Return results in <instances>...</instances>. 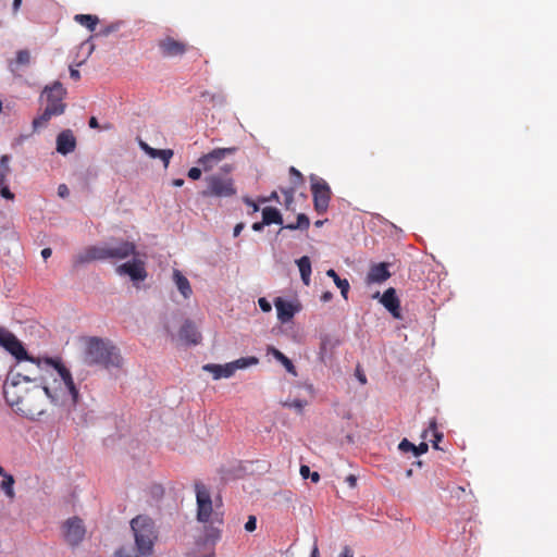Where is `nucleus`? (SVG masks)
Masks as SVG:
<instances>
[{
	"mask_svg": "<svg viewBox=\"0 0 557 557\" xmlns=\"http://www.w3.org/2000/svg\"><path fill=\"white\" fill-rule=\"evenodd\" d=\"M0 345L14 356L17 361L27 358V351L22 343L9 331H0Z\"/></svg>",
	"mask_w": 557,
	"mask_h": 557,
	"instance_id": "nucleus-15",
	"label": "nucleus"
},
{
	"mask_svg": "<svg viewBox=\"0 0 557 557\" xmlns=\"http://www.w3.org/2000/svg\"><path fill=\"white\" fill-rule=\"evenodd\" d=\"M256 528H257L256 517L250 516L248 518V521L245 523V530L248 531V532H252V531L256 530Z\"/></svg>",
	"mask_w": 557,
	"mask_h": 557,
	"instance_id": "nucleus-46",
	"label": "nucleus"
},
{
	"mask_svg": "<svg viewBox=\"0 0 557 557\" xmlns=\"http://www.w3.org/2000/svg\"><path fill=\"white\" fill-rule=\"evenodd\" d=\"M0 195L8 200L14 199V194L10 190L7 184L5 173L0 175Z\"/></svg>",
	"mask_w": 557,
	"mask_h": 557,
	"instance_id": "nucleus-33",
	"label": "nucleus"
},
{
	"mask_svg": "<svg viewBox=\"0 0 557 557\" xmlns=\"http://www.w3.org/2000/svg\"><path fill=\"white\" fill-rule=\"evenodd\" d=\"M345 481L352 488L357 485V478L354 474H349Z\"/></svg>",
	"mask_w": 557,
	"mask_h": 557,
	"instance_id": "nucleus-51",
	"label": "nucleus"
},
{
	"mask_svg": "<svg viewBox=\"0 0 557 557\" xmlns=\"http://www.w3.org/2000/svg\"><path fill=\"white\" fill-rule=\"evenodd\" d=\"M197 502V520L203 523L201 534L196 539V545L212 549L222 537L223 516L213 509L209 490L201 482L195 483Z\"/></svg>",
	"mask_w": 557,
	"mask_h": 557,
	"instance_id": "nucleus-2",
	"label": "nucleus"
},
{
	"mask_svg": "<svg viewBox=\"0 0 557 557\" xmlns=\"http://www.w3.org/2000/svg\"><path fill=\"white\" fill-rule=\"evenodd\" d=\"M74 21L90 32H94L99 23L98 16L91 14H76Z\"/></svg>",
	"mask_w": 557,
	"mask_h": 557,
	"instance_id": "nucleus-28",
	"label": "nucleus"
},
{
	"mask_svg": "<svg viewBox=\"0 0 557 557\" xmlns=\"http://www.w3.org/2000/svg\"><path fill=\"white\" fill-rule=\"evenodd\" d=\"M22 0H13V11L17 12L21 7Z\"/></svg>",
	"mask_w": 557,
	"mask_h": 557,
	"instance_id": "nucleus-62",
	"label": "nucleus"
},
{
	"mask_svg": "<svg viewBox=\"0 0 557 557\" xmlns=\"http://www.w3.org/2000/svg\"><path fill=\"white\" fill-rule=\"evenodd\" d=\"M391 277V272L388 270V263L381 262L377 264H373L367 275L368 283H383Z\"/></svg>",
	"mask_w": 557,
	"mask_h": 557,
	"instance_id": "nucleus-19",
	"label": "nucleus"
},
{
	"mask_svg": "<svg viewBox=\"0 0 557 557\" xmlns=\"http://www.w3.org/2000/svg\"><path fill=\"white\" fill-rule=\"evenodd\" d=\"M9 161H10V157L7 154H3L0 159V175L5 173V178L8 177L9 173H10Z\"/></svg>",
	"mask_w": 557,
	"mask_h": 557,
	"instance_id": "nucleus-41",
	"label": "nucleus"
},
{
	"mask_svg": "<svg viewBox=\"0 0 557 557\" xmlns=\"http://www.w3.org/2000/svg\"><path fill=\"white\" fill-rule=\"evenodd\" d=\"M359 380L362 384H364L367 382L366 380V376L364 375H359Z\"/></svg>",
	"mask_w": 557,
	"mask_h": 557,
	"instance_id": "nucleus-64",
	"label": "nucleus"
},
{
	"mask_svg": "<svg viewBox=\"0 0 557 557\" xmlns=\"http://www.w3.org/2000/svg\"><path fill=\"white\" fill-rule=\"evenodd\" d=\"M264 225H267V224L263 223V220L261 222H256L252 224V230L256 232H260L263 230Z\"/></svg>",
	"mask_w": 557,
	"mask_h": 557,
	"instance_id": "nucleus-55",
	"label": "nucleus"
},
{
	"mask_svg": "<svg viewBox=\"0 0 557 557\" xmlns=\"http://www.w3.org/2000/svg\"><path fill=\"white\" fill-rule=\"evenodd\" d=\"M262 220H263V223H265L267 225L283 223L282 214L280 213V211L276 208H273V207L263 208Z\"/></svg>",
	"mask_w": 557,
	"mask_h": 557,
	"instance_id": "nucleus-25",
	"label": "nucleus"
},
{
	"mask_svg": "<svg viewBox=\"0 0 557 557\" xmlns=\"http://www.w3.org/2000/svg\"><path fill=\"white\" fill-rule=\"evenodd\" d=\"M76 148V138L72 131H62L57 137V151L63 156L73 152Z\"/></svg>",
	"mask_w": 557,
	"mask_h": 557,
	"instance_id": "nucleus-17",
	"label": "nucleus"
},
{
	"mask_svg": "<svg viewBox=\"0 0 557 557\" xmlns=\"http://www.w3.org/2000/svg\"><path fill=\"white\" fill-rule=\"evenodd\" d=\"M14 478L12 475H5V479L0 484L1 490L5 493V495L10 498L14 497Z\"/></svg>",
	"mask_w": 557,
	"mask_h": 557,
	"instance_id": "nucleus-32",
	"label": "nucleus"
},
{
	"mask_svg": "<svg viewBox=\"0 0 557 557\" xmlns=\"http://www.w3.org/2000/svg\"><path fill=\"white\" fill-rule=\"evenodd\" d=\"M267 354L272 355L277 361H280L284 357V354L274 346H268Z\"/></svg>",
	"mask_w": 557,
	"mask_h": 557,
	"instance_id": "nucleus-44",
	"label": "nucleus"
},
{
	"mask_svg": "<svg viewBox=\"0 0 557 557\" xmlns=\"http://www.w3.org/2000/svg\"><path fill=\"white\" fill-rule=\"evenodd\" d=\"M206 371H209L213 374V377L215 380H219L221 377H230L233 375L232 367L230 363H226L225 366L220 364H206L203 367Z\"/></svg>",
	"mask_w": 557,
	"mask_h": 557,
	"instance_id": "nucleus-23",
	"label": "nucleus"
},
{
	"mask_svg": "<svg viewBox=\"0 0 557 557\" xmlns=\"http://www.w3.org/2000/svg\"><path fill=\"white\" fill-rule=\"evenodd\" d=\"M310 225L309 218L305 213H299L297 215L296 223H290L284 226L287 230H307Z\"/></svg>",
	"mask_w": 557,
	"mask_h": 557,
	"instance_id": "nucleus-31",
	"label": "nucleus"
},
{
	"mask_svg": "<svg viewBox=\"0 0 557 557\" xmlns=\"http://www.w3.org/2000/svg\"><path fill=\"white\" fill-rule=\"evenodd\" d=\"M380 301L395 319H401L400 301L393 287H389L383 293Z\"/></svg>",
	"mask_w": 557,
	"mask_h": 557,
	"instance_id": "nucleus-16",
	"label": "nucleus"
},
{
	"mask_svg": "<svg viewBox=\"0 0 557 557\" xmlns=\"http://www.w3.org/2000/svg\"><path fill=\"white\" fill-rule=\"evenodd\" d=\"M398 449L403 453H408V451H414L416 450V445L412 444L411 442H409L407 438H404L399 445H398Z\"/></svg>",
	"mask_w": 557,
	"mask_h": 557,
	"instance_id": "nucleus-42",
	"label": "nucleus"
},
{
	"mask_svg": "<svg viewBox=\"0 0 557 557\" xmlns=\"http://www.w3.org/2000/svg\"><path fill=\"white\" fill-rule=\"evenodd\" d=\"M131 529L139 550L151 555L154 542L158 539L153 520L148 516L139 515L131 520Z\"/></svg>",
	"mask_w": 557,
	"mask_h": 557,
	"instance_id": "nucleus-7",
	"label": "nucleus"
},
{
	"mask_svg": "<svg viewBox=\"0 0 557 557\" xmlns=\"http://www.w3.org/2000/svg\"><path fill=\"white\" fill-rule=\"evenodd\" d=\"M70 194V190H69V187L65 185V184H61L59 185L58 187V195L61 197V198H65L67 197Z\"/></svg>",
	"mask_w": 557,
	"mask_h": 557,
	"instance_id": "nucleus-49",
	"label": "nucleus"
},
{
	"mask_svg": "<svg viewBox=\"0 0 557 557\" xmlns=\"http://www.w3.org/2000/svg\"><path fill=\"white\" fill-rule=\"evenodd\" d=\"M0 475H1V476H3V479H5V475H9V474L5 472L4 468H2V467H0Z\"/></svg>",
	"mask_w": 557,
	"mask_h": 557,
	"instance_id": "nucleus-63",
	"label": "nucleus"
},
{
	"mask_svg": "<svg viewBox=\"0 0 557 557\" xmlns=\"http://www.w3.org/2000/svg\"><path fill=\"white\" fill-rule=\"evenodd\" d=\"M335 344L332 338L327 335L321 337L319 358L322 362H325L327 358L332 356Z\"/></svg>",
	"mask_w": 557,
	"mask_h": 557,
	"instance_id": "nucleus-26",
	"label": "nucleus"
},
{
	"mask_svg": "<svg viewBox=\"0 0 557 557\" xmlns=\"http://www.w3.org/2000/svg\"><path fill=\"white\" fill-rule=\"evenodd\" d=\"M258 363H259V359L257 357H243L233 362H230V364L232 367L233 374L238 369H245L250 366H256Z\"/></svg>",
	"mask_w": 557,
	"mask_h": 557,
	"instance_id": "nucleus-30",
	"label": "nucleus"
},
{
	"mask_svg": "<svg viewBox=\"0 0 557 557\" xmlns=\"http://www.w3.org/2000/svg\"><path fill=\"white\" fill-rule=\"evenodd\" d=\"M147 556H150V554L141 553L139 550V546L136 543H135V545H124L115 552V557H147Z\"/></svg>",
	"mask_w": 557,
	"mask_h": 557,
	"instance_id": "nucleus-24",
	"label": "nucleus"
},
{
	"mask_svg": "<svg viewBox=\"0 0 557 557\" xmlns=\"http://www.w3.org/2000/svg\"><path fill=\"white\" fill-rule=\"evenodd\" d=\"M173 278H174L177 289L183 295V297L189 298L193 294V289H191L190 283L187 280V277L184 276L181 271L174 270Z\"/></svg>",
	"mask_w": 557,
	"mask_h": 557,
	"instance_id": "nucleus-22",
	"label": "nucleus"
},
{
	"mask_svg": "<svg viewBox=\"0 0 557 557\" xmlns=\"http://www.w3.org/2000/svg\"><path fill=\"white\" fill-rule=\"evenodd\" d=\"M326 275L329 277H332L335 285L341 289L342 296L347 299L348 298V292H349V282L346 278H341L335 270L330 269L326 271Z\"/></svg>",
	"mask_w": 557,
	"mask_h": 557,
	"instance_id": "nucleus-29",
	"label": "nucleus"
},
{
	"mask_svg": "<svg viewBox=\"0 0 557 557\" xmlns=\"http://www.w3.org/2000/svg\"><path fill=\"white\" fill-rule=\"evenodd\" d=\"M88 124H89V127H91V128H97V127H99L98 120H97L95 116H91V117L89 119Z\"/></svg>",
	"mask_w": 557,
	"mask_h": 557,
	"instance_id": "nucleus-58",
	"label": "nucleus"
},
{
	"mask_svg": "<svg viewBox=\"0 0 557 557\" xmlns=\"http://www.w3.org/2000/svg\"><path fill=\"white\" fill-rule=\"evenodd\" d=\"M333 298V294L331 292H324L321 295V301L329 302Z\"/></svg>",
	"mask_w": 557,
	"mask_h": 557,
	"instance_id": "nucleus-52",
	"label": "nucleus"
},
{
	"mask_svg": "<svg viewBox=\"0 0 557 557\" xmlns=\"http://www.w3.org/2000/svg\"><path fill=\"white\" fill-rule=\"evenodd\" d=\"M115 271L120 275H128L134 282L144 281L147 277L145 262L137 258L120 264Z\"/></svg>",
	"mask_w": 557,
	"mask_h": 557,
	"instance_id": "nucleus-14",
	"label": "nucleus"
},
{
	"mask_svg": "<svg viewBox=\"0 0 557 557\" xmlns=\"http://www.w3.org/2000/svg\"><path fill=\"white\" fill-rule=\"evenodd\" d=\"M157 46L163 58L182 57L189 49V45L186 41L175 39L169 35L160 38Z\"/></svg>",
	"mask_w": 557,
	"mask_h": 557,
	"instance_id": "nucleus-11",
	"label": "nucleus"
},
{
	"mask_svg": "<svg viewBox=\"0 0 557 557\" xmlns=\"http://www.w3.org/2000/svg\"><path fill=\"white\" fill-rule=\"evenodd\" d=\"M9 376L42 386L54 404H64L66 398L73 406L78 403L79 393L72 374L60 361L51 358L40 360L27 355V358L17 361Z\"/></svg>",
	"mask_w": 557,
	"mask_h": 557,
	"instance_id": "nucleus-1",
	"label": "nucleus"
},
{
	"mask_svg": "<svg viewBox=\"0 0 557 557\" xmlns=\"http://www.w3.org/2000/svg\"><path fill=\"white\" fill-rule=\"evenodd\" d=\"M258 304L264 312H270L272 309L271 304L265 298H259Z\"/></svg>",
	"mask_w": 557,
	"mask_h": 557,
	"instance_id": "nucleus-48",
	"label": "nucleus"
},
{
	"mask_svg": "<svg viewBox=\"0 0 557 557\" xmlns=\"http://www.w3.org/2000/svg\"><path fill=\"white\" fill-rule=\"evenodd\" d=\"M237 151L236 147L216 148L212 151L201 156L197 163L205 172L212 171L222 160L226 157L234 154Z\"/></svg>",
	"mask_w": 557,
	"mask_h": 557,
	"instance_id": "nucleus-12",
	"label": "nucleus"
},
{
	"mask_svg": "<svg viewBox=\"0 0 557 557\" xmlns=\"http://www.w3.org/2000/svg\"><path fill=\"white\" fill-rule=\"evenodd\" d=\"M278 362L282 363V366L286 369V371L288 373L294 374V375L297 374L296 368H295L293 361L289 358H287L285 355Z\"/></svg>",
	"mask_w": 557,
	"mask_h": 557,
	"instance_id": "nucleus-39",
	"label": "nucleus"
},
{
	"mask_svg": "<svg viewBox=\"0 0 557 557\" xmlns=\"http://www.w3.org/2000/svg\"><path fill=\"white\" fill-rule=\"evenodd\" d=\"M172 184L175 187H182L184 185V180L183 178H175V180H173Z\"/></svg>",
	"mask_w": 557,
	"mask_h": 557,
	"instance_id": "nucleus-61",
	"label": "nucleus"
},
{
	"mask_svg": "<svg viewBox=\"0 0 557 557\" xmlns=\"http://www.w3.org/2000/svg\"><path fill=\"white\" fill-rule=\"evenodd\" d=\"M430 429L433 431L434 437H435V440L433 441V447L435 449H438L440 448L438 447V443L443 440V434L437 432V430H436V421L435 420H432L430 422Z\"/></svg>",
	"mask_w": 557,
	"mask_h": 557,
	"instance_id": "nucleus-37",
	"label": "nucleus"
},
{
	"mask_svg": "<svg viewBox=\"0 0 557 557\" xmlns=\"http://www.w3.org/2000/svg\"><path fill=\"white\" fill-rule=\"evenodd\" d=\"M221 170L225 173H215L206 176L207 187L201 191L203 198H228L236 195L237 189L234 180L227 175L234 170V165L224 164Z\"/></svg>",
	"mask_w": 557,
	"mask_h": 557,
	"instance_id": "nucleus-6",
	"label": "nucleus"
},
{
	"mask_svg": "<svg viewBox=\"0 0 557 557\" xmlns=\"http://www.w3.org/2000/svg\"><path fill=\"white\" fill-rule=\"evenodd\" d=\"M299 472L305 480L310 478L313 483H318L320 481V474L318 472H311L310 468L306 465L300 466Z\"/></svg>",
	"mask_w": 557,
	"mask_h": 557,
	"instance_id": "nucleus-34",
	"label": "nucleus"
},
{
	"mask_svg": "<svg viewBox=\"0 0 557 557\" xmlns=\"http://www.w3.org/2000/svg\"><path fill=\"white\" fill-rule=\"evenodd\" d=\"M297 265L299 268L300 276L305 285L310 284V275H311V262L309 257L304 256L299 260H297Z\"/></svg>",
	"mask_w": 557,
	"mask_h": 557,
	"instance_id": "nucleus-27",
	"label": "nucleus"
},
{
	"mask_svg": "<svg viewBox=\"0 0 557 557\" xmlns=\"http://www.w3.org/2000/svg\"><path fill=\"white\" fill-rule=\"evenodd\" d=\"M51 253H52L51 248H44V249L41 250V257H42L45 260H46V259H48V258L51 256Z\"/></svg>",
	"mask_w": 557,
	"mask_h": 557,
	"instance_id": "nucleus-57",
	"label": "nucleus"
},
{
	"mask_svg": "<svg viewBox=\"0 0 557 557\" xmlns=\"http://www.w3.org/2000/svg\"><path fill=\"white\" fill-rule=\"evenodd\" d=\"M284 406L295 408L298 410V412H301L302 409L307 406V401L304 399H294L292 401L284 403Z\"/></svg>",
	"mask_w": 557,
	"mask_h": 557,
	"instance_id": "nucleus-40",
	"label": "nucleus"
},
{
	"mask_svg": "<svg viewBox=\"0 0 557 557\" xmlns=\"http://www.w3.org/2000/svg\"><path fill=\"white\" fill-rule=\"evenodd\" d=\"M289 174L292 175V182L295 187L300 186L304 183V176L296 168L290 166Z\"/></svg>",
	"mask_w": 557,
	"mask_h": 557,
	"instance_id": "nucleus-36",
	"label": "nucleus"
},
{
	"mask_svg": "<svg viewBox=\"0 0 557 557\" xmlns=\"http://www.w3.org/2000/svg\"><path fill=\"white\" fill-rule=\"evenodd\" d=\"M85 533L86 531L83 521L77 517L70 518L63 524L64 539L72 546L79 544L83 541Z\"/></svg>",
	"mask_w": 557,
	"mask_h": 557,
	"instance_id": "nucleus-13",
	"label": "nucleus"
},
{
	"mask_svg": "<svg viewBox=\"0 0 557 557\" xmlns=\"http://www.w3.org/2000/svg\"><path fill=\"white\" fill-rule=\"evenodd\" d=\"M341 557H354V553H352V550L350 549V547L345 546V547H344V549H343V553H342Z\"/></svg>",
	"mask_w": 557,
	"mask_h": 557,
	"instance_id": "nucleus-56",
	"label": "nucleus"
},
{
	"mask_svg": "<svg viewBox=\"0 0 557 557\" xmlns=\"http://www.w3.org/2000/svg\"><path fill=\"white\" fill-rule=\"evenodd\" d=\"M243 228H244V224H243V223L237 224V225L234 227V234H233V235H234V237H237V236L240 234V232H242V230H243Z\"/></svg>",
	"mask_w": 557,
	"mask_h": 557,
	"instance_id": "nucleus-59",
	"label": "nucleus"
},
{
	"mask_svg": "<svg viewBox=\"0 0 557 557\" xmlns=\"http://www.w3.org/2000/svg\"><path fill=\"white\" fill-rule=\"evenodd\" d=\"M30 61V54L27 50H20L16 54V63L26 65Z\"/></svg>",
	"mask_w": 557,
	"mask_h": 557,
	"instance_id": "nucleus-38",
	"label": "nucleus"
},
{
	"mask_svg": "<svg viewBox=\"0 0 557 557\" xmlns=\"http://www.w3.org/2000/svg\"><path fill=\"white\" fill-rule=\"evenodd\" d=\"M244 201L247 206L251 207L252 212L259 211V206L253 200L245 198Z\"/></svg>",
	"mask_w": 557,
	"mask_h": 557,
	"instance_id": "nucleus-50",
	"label": "nucleus"
},
{
	"mask_svg": "<svg viewBox=\"0 0 557 557\" xmlns=\"http://www.w3.org/2000/svg\"><path fill=\"white\" fill-rule=\"evenodd\" d=\"M139 147L143 151H145L152 159H160L163 162L164 168H168L170 164V160L173 157L174 152L172 149H156L150 147L147 143L140 141Z\"/></svg>",
	"mask_w": 557,
	"mask_h": 557,
	"instance_id": "nucleus-20",
	"label": "nucleus"
},
{
	"mask_svg": "<svg viewBox=\"0 0 557 557\" xmlns=\"http://www.w3.org/2000/svg\"><path fill=\"white\" fill-rule=\"evenodd\" d=\"M201 171H203V170L201 169V166H200V168H196V166H195V168H191V169H189V170H188L187 175H188V177H189L190 180L196 181V180H199V178L201 177Z\"/></svg>",
	"mask_w": 557,
	"mask_h": 557,
	"instance_id": "nucleus-45",
	"label": "nucleus"
},
{
	"mask_svg": "<svg viewBox=\"0 0 557 557\" xmlns=\"http://www.w3.org/2000/svg\"><path fill=\"white\" fill-rule=\"evenodd\" d=\"M269 200H274V201H278V195L276 191H273L268 198H262L260 199L261 202H265V201H269Z\"/></svg>",
	"mask_w": 557,
	"mask_h": 557,
	"instance_id": "nucleus-54",
	"label": "nucleus"
},
{
	"mask_svg": "<svg viewBox=\"0 0 557 557\" xmlns=\"http://www.w3.org/2000/svg\"><path fill=\"white\" fill-rule=\"evenodd\" d=\"M46 397L49 398L42 386L33 385L30 394L26 395L13 409L28 419H35L46 411Z\"/></svg>",
	"mask_w": 557,
	"mask_h": 557,
	"instance_id": "nucleus-8",
	"label": "nucleus"
},
{
	"mask_svg": "<svg viewBox=\"0 0 557 557\" xmlns=\"http://www.w3.org/2000/svg\"><path fill=\"white\" fill-rule=\"evenodd\" d=\"M310 557H320V553H319V548H318L317 543H314V545L312 547Z\"/></svg>",
	"mask_w": 557,
	"mask_h": 557,
	"instance_id": "nucleus-60",
	"label": "nucleus"
},
{
	"mask_svg": "<svg viewBox=\"0 0 557 557\" xmlns=\"http://www.w3.org/2000/svg\"><path fill=\"white\" fill-rule=\"evenodd\" d=\"M274 305L277 311V319L283 323L288 322L296 312L294 305L281 297L275 299Z\"/></svg>",
	"mask_w": 557,
	"mask_h": 557,
	"instance_id": "nucleus-21",
	"label": "nucleus"
},
{
	"mask_svg": "<svg viewBox=\"0 0 557 557\" xmlns=\"http://www.w3.org/2000/svg\"><path fill=\"white\" fill-rule=\"evenodd\" d=\"M121 27V22H115V23H112L110 25H107L104 27H102L98 34H96V36H108L112 33H115L120 29Z\"/></svg>",
	"mask_w": 557,
	"mask_h": 557,
	"instance_id": "nucleus-35",
	"label": "nucleus"
},
{
	"mask_svg": "<svg viewBox=\"0 0 557 557\" xmlns=\"http://www.w3.org/2000/svg\"><path fill=\"white\" fill-rule=\"evenodd\" d=\"M70 76L75 79V81H78L81 78V74H79V71L76 70V69H73L71 67L70 69Z\"/></svg>",
	"mask_w": 557,
	"mask_h": 557,
	"instance_id": "nucleus-53",
	"label": "nucleus"
},
{
	"mask_svg": "<svg viewBox=\"0 0 557 557\" xmlns=\"http://www.w3.org/2000/svg\"><path fill=\"white\" fill-rule=\"evenodd\" d=\"M311 180V193L313 197V206L314 210L322 214L326 212L330 200H331V188L329 184L323 180L315 175L310 176Z\"/></svg>",
	"mask_w": 557,
	"mask_h": 557,
	"instance_id": "nucleus-9",
	"label": "nucleus"
},
{
	"mask_svg": "<svg viewBox=\"0 0 557 557\" xmlns=\"http://www.w3.org/2000/svg\"><path fill=\"white\" fill-rule=\"evenodd\" d=\"M136 256V245L128 240H112L102 246H90L74 259V265H81L95 260H123Z\"/></svg>",
	"mask_w": 557,
	"mask_h": 557,
	"instance_id": "nucleus-4",
	"label": "nucleus"
},
{
	"mask_svg": "<svg viewBox=\"0 0 557 557\" xmlns=\"http://www.w3.org/2000/svg\"><path fill=\"white\" fill-rule=\"evenodd\" d=\"M282 193L284 194V197H285V201H284V205L285 207L288 209L289 206L293 203L294 201V193H295V187L293 188H288V189H283Z\"/></svg>",
	"mask_w": 557,
	"mask_h": 557,
	"instance_id": "nucleus-43",
	"label": "nucleus"
},
{
	"mask_svg": "<svg viewBox=\"0 0 557 557\" xmlns=\"http://www.w3.org/2000/svg\"><path fill=\"white\" fill-rule=\"evenodd\" d=\"M28 384L25 381L13 380V377L8 376L3 385V394L9 406L13 408L15 405L21 404V400L26 395L30 394L32 387Z\"/></svg>",
	"mask_w": 557,
	"mask_h": 557,
	"instance_id": "nucleus-10",
	"label": "nucleus"
},
{
	"mask_svg": "<svg viewBox=\"0 0 557 557\" xmlns=\"http://www.w3.org/2000/svg\"><path fill=\"white\" fill-rule=\"evenodd\" d=\"M84 362L107 370L120 369L123 366V357L110 339L89 336L84 339Z\"/></svg>",
	"mask_w": 557,
	"mask_h": 557,
	"instance_id": "nucleus-3",
	"label": "nucleus"
},
{
	"mask_svg": "<svg viewBox=\"0 0 557 557\" xmlns=\"http://www.w3.org/2000/svg\"><path fill=\"white\" fill-rule=\"evenodd\" d=\"M44 95L47 99V106L42 113L34 119L33 125L35 128L45 126L52 116L63 114L66 108L63 102L66 90L60 82H54L51 86L46 87Z\"/></svg>",
	"mask_w": 557,
	"mask_h": 557,
	"instance_id": "nucleus-5",
	"label": "nucleus"
},
{
	"mask_svg": "<svg viewBox=\"0 0 557 557\" xmlns=\"http://www.w3.org/2000/svg\"><path fill=\"white\" fill-rule=\"evenodd\" d=\"M429 449V446L426 443L422 442L418 446H416V450L413 451L414 456H420L422 454H425Z\"/></svg>",
	"mask_w": 557,
	"mask_h": 557,
	"instance_id": "nucleus-47",
	"label": "nucleus"
},
{
	"mask_svg": "<svg viewBox=\"0 0 557 557\" xmlns=\"http://www.w3.org/2000/svg\"><path fill=\"white\" fill-rule=\"evenodd\" d=\"M180 338L186 344L197 345L201 339V334L197 330L196 325L190 321L186 320L180 330Z\"/></svg>",
	"mask_w": 557,
	"mask_h": 557,
	"instance_id": "nucleus-18",
	"label": "nucleus"
}]
</instances>
